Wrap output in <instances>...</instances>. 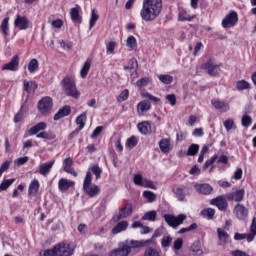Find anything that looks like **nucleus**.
Segmentation results:
<instances>
[{
  "label": "nucleus",
  "instance_id": "f257e3e1",
  "mask_svg": "<svg viewBox=\"0 0 256 256\" xmlns=\"http://www.w3.org/2000/svg\"><path fill=\"white\" fill-rule=\"evenodd\" d=\"M163 10V0H143L140 17L147 23L155 21Z\"/></svg>",
  "mask_w": 256,
  "mask_h": 256
},
{
  "label": "nucleus",
  "instance_id": "f03ea898",
  "mask_svg": "<svg viewBox=\"0 0 256 256\" xmlns=\"http://www.w3.org/2000/svg\"><path fill=\"white\" fill-rule=\"evenodd\" d=\"M61 85L64 93L68 97H73V99H79V97H81V93L77 91V86L75 85L73 78L66 76L62 80Z\"/></svg>",
  "mask_w": 256,
  "mask_h": 256
},
{
  "label": "nucleus",
  "instance_id": "7ed1b4c3",
  "mask_svg": "<svg viewBox=\"0 0 256 256\" xmlns=\"http://www.w3.org/2000/svg\"><path fill=\"white\" fill-rule=\"evenodd\" d=\"M92 180H93V175L91 174V172H87L84 179V183H83V191L84 193H86V195L90 197H97L101 189L99 188V186L95 184H91Z\"/></svg>",
  "mask_w": 256,
  "mask_h": 256
},
{
  "label": "nucleus",
  "instance_id": "20e7f679",
  "mask_svg": "<svg viewBox=\"0 0 256 256\" xmlns=\"http://www.w3.org/2000/svg\"><path fill=\"white\" fill-rule=\"evenodd\" d=\"M255 236H256V218L253 217L250 225V233L236 232L234 234V240L243 241V239H246L247 243H251L255 239Z\"/></svg>",
  "mask_w": 256,
  "mask_h": 256
},
{
  "label": "nucleus",
  "instance_id": "39448f33",
  "mask_svg": "<svg viewBox=\"0 0 256 256\" xmlns=\"http://www.w3.org/2000/svg\"><path fill=\"white\" fill-rule=\"evenodd\" d=\"M38 110L42 115H49L53 111V99L46 96L38 102Z\"/></svg>",
  "mask_w": 256,
  "mask_h": 256
},
{
  "label": "nucleus",
  "instance_id": "423d86ee",
  "mask_svg": "<svg viewBox=\"0 0 256 256\" xmlns=\"http://www.w3.org/2000/svg\"><path fill=\"white\" fill-rule=\"evenodd\" d=\"M202 69L206 71L210 77H217L221 71V67L213 59H209L206 63H204Z\"/></svg>",
  "mask_w": 256,
  "mask_h": 256
},
{
  "label": "nucleus",
  "instance_id": "0eeeda50",
  "mask_svg": "<svg viewBox=\"0 0 256 256\" xmlns=\"http://www.w3.org/2000/svg\"><path fill=\"white\" fill-rule=\"evenodd\" d=\"M164 219L166 223L169 225V227H179V225H183V221L187 219V215L180 214L178 216H173L171 214H165Z\"/></svg>",
  "mask_w": 256,
  "mask_h": 256
},
{
  "label": "nucleus",
  "instance_id": "6e6552de",
  "mask_svg": "<svg viewBox=\"0 0 256 256\" xmlns=\"http://www.w3.org/2000/svg\"><path fill=\"white\" fill-rule=\"evenodd\" d=\"M134 184L138 187H145L146 189H157V186L153 181L143 178L141 174H134L133 178Z\"/></svg>",
  "mask_w": 256,
  "mask_h": 256
},
{
  "label": "nucleus",
  "instance_id": "1a4fd4ad",
  "mask_svg": "<svg viewBox=\"0 0 256 256\" xmlns=\"http://www.w3.org/2000/svg\"><path fill=\"white\" fill-rule=\"evenodd\" d=\"M131 213H133V206L131 204H126L112 217V220L117 223L118 221H121V219H127Z\"/></svg>",
  "mask_w": 256,
  "mask_h": 256
},
{
  "label": "nucleus",
  "instance_id": "9d476101",
  "mask_svg": "<svg viewBox=\"0 0 256 256\" xmlns=\"http://www.w3.org/2000/svg\"><path fill=\"white\" fill-rule=\"evenodd\" d=\"M56 256H71L73 255L74 249L69 244L60 243L54 246Z\"/></svg>",
  "mask_w": 256,
  "mask_h": 256
},
{
  "label": "nucleus",
  "instance_id": "9b49d317",
  "mask_svg": "<svg viewBox=\"0 0 256 256\" xmlns=\"http://www.w3.org/2000/svg\"><path fill=\"white\" fill-rule=\"evenodd\" d=\"M237 21H239L237 12H231L222 20V26L225 29H229L230 27H235Z\"/></svg>",
  "mask_w": 256,
  "mask_h": 256
},
{
  "label": "nucleus",
  "instance_id": "f8f14e48",
  "mask_svg": "<svg viewBox=\"0 0 256 256\" xmlns=\"http://www.w3.org/2000/svg\"><path fill=\"white\" fill-rule=\"evenodd\" d=\"M233 213L236 215L239 221H245L249 215V210L243 204H236L233 210Z\"/></svg>",
  "mask_w": 256,
  "mask_h": 256
},
{
  "label": "nucleus",
  "instance_id": "ddd939ff",
  "mask_svg": "<svg viewBox=\"0 0 256 256\" xmlns=\"http://www.w3.org/2000/svg\"><path fill=\"white\" fill-rule=\"evenodd\" d=\"M131 253V246L129 244H119L118 248L110 251L109 256H127Z\"/></svg>",
  "mask_w": 256,
  "mask_h": 256
},
{
  "label": "nucleus",
  "instance_id": "4468645a",
  "mask_svg": "<svg viewBox=\"0 0 256 256\" xmlns=\"http://www.w3.org/2000/svg\"><path fill=\"white\" fill-rule=\"evenodd\" d=\"M211 205H215L219 211H227L229 203H227V198L225 196H218L210 201Z\"/></svg>",
  "mask_w": 256,
  "mask_h": 256
},
{
  "label": "nucleus",
  "instance_id": "2eb2a0df",
  "mask_svg": "<svg viewBox=\"0 0 256 256\" xmlns=\"http://www.w3.org/2000/svg\"><path fill=\"white\" fill-rule=\"evenodd\" d=\"M244 197H245L244 189H239L226 195V199L228 201H235L236 203H241Z\"/></svg>",
  "mask_w": 256,
  "mask_h": 256
},
{
  "label": "nucleus",
  "instance_id": "dca6fc26",
  "mask_svg": "<svg viewBox=\"0 0 256 256\" xmlns=\"http://www.w3.org/2000/svg\"><path fill=\"white\" fill-rule=\"evenodd\" d=\"M15 27H18L20 31H25V29H29V19L25 16L17 15L14 20Z\"/></svg>",
  "mask_w": 256,
  "mask_h": 256
},
{
  "label": "nucleus",
  "instance_id": "f3484780",
  "mask_svg": "<svg viewBox=\"0 0 256 256\" xmlns=\"http://www.w3.org/2000/svg\"><path fill=\"white\" fill-rule=\"evenodd\" d=\"M211 104L217 111H220V113H227L229 111V103L221 101L219 99H212Z\"/></svg>",
  "mask_w": 256,
  "mask_h": 256
},
{
  "label": "nucleus",
  "instance_id": "a211bd4d",
  "mask_svg": "<svg viewBox=\"0 0 256 256\" xmlns=\"http://www.w3.org/2000/svg\"><path fill=\"white\" fill-rule=\"evenodd\" d=\"M172 193L178 201H185V197H187V186H177L172 189Z\"/></svg>",
  "mask_w": 256,
  "mask_h": 256
},
{
  "label": "nucleus",
  "instance_id": "6ab92c4d",
  "mask_svg": "<svg viewBox=\"0 0 256 256\" xmlns=\"http://www.w3.org/2000/svg\"><path fill=\"white\" fill-rule=\"evenodd\" d=\"M19 69V56H14L9 63L2 66V71H17Z\"/></svg>",
  "mask_w": 256,
  "mask_h": 256
},
{
  "label": "nucleus",
  "instance_id": "aec40b11",
  "mask_svg": "<svg viewBox=\"0 0 256 256\" xmlns=\"http://www.w3.org/2000/svg\"><path fill=\"white\" fill-rule=\"evenodd\" d=\"M81 6L75 5L74 8L70 9V16L73 21V23L81 24V21H83V17H81Z\"/></svg>",
  "mask_w": 256,
  "mask_h": 256
},
{
  "label": "nucleus",
  "instance_id": "412c9836",
  "mask_svg": "<svg viewBox=\"0 0 256 256\" xmlns=\"http://www.w3.org/2000/svg\"><path fill=\"white\" fill-rule=\"evenodd\" d=\"M63 169L65 173H69L70 175H73V177H77V172L75 171V168H73V159L71 157L64 159Z\"/></svg>",
  "mask_w": 256,
  "mask_h": 256
},
{
  "label": "nucleus",
  "instance_id": "4be33fe9",
  "mask_svg": "<svg viewBox=\"0 0 256 256\" xmlns=\"http://www.w3.org/2000/svg\"><path fill=\"white\" fill-rule=\"evenodd\" d=\"M53 165H55V160H51L49 162L40 164L39 166L40 175H43V177H47V175H49V173L51 172V169H53Z\"/></svg>",
  "mask_w": 256,
  "mask_h": 256
},
{
  "label": "nucleus",
  "instance_id": "5701e85b",
  "mask_svg": "<svg viewBox=\"0 0 256 256\" xmlns=\"http://www.w3.org/2000/svg\"><path fill=\"white\" fill-rule=\"evenodd\" d=\"M69 115H71V106L69 105L63 106L54 115V121H59V119H63V117H67Z\"/></svg>",
  "mask_w": 256,
  "mask_h": 256
},
{
  "label": "nucleus",
  "instance_id": "b1692460",
  "mask_svg": "<svg viewBox=\"0 0 256 256\" xmlns=\"http://www.w3.org/2000/svg\"><path fill=\"white\" fill-rule=\"evenodd\" d=\"M130 245L134 248H139V247H149V245H157V242L153 239H148V240H142V241H137V240H131Z\"/></svg>",
  "mask_w": 256,
  "mask_h": 256
},
{
  "label": "nucleus",
  "instance_id": "393cba45",
  "mask_svg": "<svg viewBox=\"0 0 256 256\" xmlns=\"http://www.w3.org/2000/svg\"><path fill=\"white\" fill-rule=\"evenodd\" d=\"M45 129H47V123L40 122L29 129L28 135L33 137V135H38L40 131H45Z\"/></svg>",
  "mask_w": 256,
  "mask_h": 256
},
{
  "label": "nucleus",
  "instance_id": "a878e982",
  "mask_svg": "<svg viewBox=\"0 0 256 256\" xmlns=\"http://www.w3.org/2000/svg\"><path fill=\"white\" fill-rule=\"evenodd\" d=\"M127 227H129V222L120 221L112 228L111 233L112 235H119V233L126 231Z\"/></svg>",
  "mask_w": 256,
  "mask_h": 256
},
{
  "label": "nucleus",
  "instance_id": "bb28decb",
  "mask_svg": "<svg viewBox=\"0 0 256 256\" xmlns=\"http://www.w3.org/2000/svg\"><path fill=\"white\" fill-rule=\"evenodd\" d=\"M159 147L162 153H169L173 149V147L171 146V140L167 138H163L162 140H160Z\"/></svg>",
  "mask_w": 256,
  "mask_h": 256
},
{
  "label": "nucleus",
  "instance_id": "cd10ccee",
  "mask_svg": "<svg viewBox=\"0 0 256 256\" xmlns=\"http://www.w3.org/2000/svg\"><path fill=\"white\" fill-rule=\"evenodd\" d=\"M195 187L202 195H211V193H213V187L209 184H199Z\"/></svg>",
  "mask_w": 256,
  "mask_h": 256
},
{
  "label": "nucleus",
  "instance_id": "c85d7f7f",
  "mask_svg": "<svg viewBox=\"0 0 256 256\" xmlns=\"http://www.w3.org/2000/svg\"><path fill=\"white\" fill-rule=\"evenodd\" d=\"M86 121H87V112L80 114L76 118V125H78V129L76 130L77 133H79V131L83 130V128L85 127Z\"/></svg>",
  "mask_w": 256,
  "mask_h": 256
},
{
  "label": "nucleus",
  "instance_id": "c756f323",
  "mask_svg": "<svg viewBox=\"0 0 256 256\" xmlns=\"http://www.w3.org/2000/svg\"><path fill=\"white\" fill-rule=\"evenodd\" d=\"M73 185H75V182L69 181L65 178L60 179L58 182V187L60 191H67V189L73 187Z\"/></svg>",
  "mask_w": 256,
  "mask_h": 256
},
{
  "label": "nucleus",
  "instance_id": "7c9ffc66",
  "mask_svg": "<svg viewBox=\"0 0 256 256\" xmlns=\"http://www.w3.org/2000/svg\"><path fill=\"white\" fill-rule=\"evenodd\" d=\"M0 31L4 37H9L10 31H9V17H6L2 20L0 24Z\"/></svg>",
  "mask_w": 256,
  "mask_h": 256
},
{
  "label": "nucleus",
  "instance_id": "2f4dec72",
  "mask_svg": "<svg viewBox=\"0 0 256 256\" xmlns=\"http://www.w3.org/2000/svg\"><path fill=\"white\" fill-rule=\"evenodd\" d=\"M149 109H151V103L149 101H142L137 105V111L139 115H143L144 113H147Z\"/></svg>",
  "mask_w": 256,
  "mask_h": 256
},
{
  "label": "nucleus",
  "instance_id": "473e14b6",
  "mask_svg": "<svg viewBox=\"0 0 256 256\" xmlns=\"http://www.w3.org/2000/svg\"><path fill=\"white\" fill-rule=\"evenodd\" d=\"M137 127L142 135H147L148 133H151V123L147 121L139 123Z\"/></svg>",
  "mask_w": 256,
  "mask_h": 256
},
{
  "label": "nucleus",
  "instance_id": "72a5a7b5",
  "mask_svg": "<svg viewBox=\"0 0 256 256\" xmlns=\"http://www.w3.org/2000/svg\"><path fill=\"white\" fill-rule=\"evenodd\" d=\"M23 85H24V91H27L28 93H34V91H36L37 89V83L33 81L29 82L27 80H24Z\"/></svg>",
  "mask_w": 256,
  "mask_h": 256
},
{
  "label": "nucleus",
  "instance_id": "f704fd0d",
  "mask_svg": "<svg viewBox=\"0 0 256 256\" xmlns=\"http://www.w3.org/2000/svg\"><path fill=\"white\" fill-rule=\"evenodd\" d=\"M91 69V61L86 60V63L83 64L81 70H80V77L82 79H85L87 75H89V70Z\"/></svg>",
  "mask_w": 256,
  "mask_h": 256
},
{
  "label": "nucleus",
  "instance_id": "c9c22d12",
  "mask_svg": "<svg viewBox=\"0 0 256 256\" xmlns=\"http://www.w3.org/2000/svg\"><path fill=\"white\" fill-rule=\"evenodd\" d=\"M191 251L192 253H195V255H198V256L203 255V248L201 246V241H195L191 245Z\"/></svg>",
  "mask_w": 256,
  "mask_h": 256
},
{
  "label": "nucleus",
  "instance_id": "e433bc0d",
  "mask_svg": "<svg viewBox=\"0 0 256 256\" xmlns=\"http://www.w3.org/2000/svg\"><path fill=\"white\" fill-rule=\"evenodd\" d=\"M126 47H128L129 51H135L137 49V39L135 36H129L127 38Z\"/></svg>",
  "mask_w": 256,
  "mask_h": 256
},
{
  "label": "nucleus",
  "instance_id": "4c0bfd02",
  "mask_svg": "<svg viewBox=\"0 0 256 256\" xmlns=\"http://www.w3.org/2000/svg\"><path fill=\"white\" fill-rule=\"evenodd\" d=\"M97 21H99V12H97L96 9H93L92 13H91V18L89 21V30L90 31L93 29V27H95V23H97Z\"/></svg>",
  "mask_w": 256,
  "mask_h": 256
},
{
  "label": "nucleus",
  "instance_id": "58836bf2",
  "mask_svg": "<svg viewBox=\"0 0 256 256\" xmlns=\"http://www.w3.org/2000/svg\"><path fill=\"white\" fill-rule=\"evenodd\" d=\"M144 256H161V249L159 248H153V247H147Z\"/></svg>",
  "mask_w": 256,
  "mask_h": 256
},
{
  "label": "nucleus",
  "instance_id": "ea45409f",
  "mask_svg": "<svg viewBox=\"0 0 256 256\" xmlns=\"http://www.w3.org/2000/svg\"><path fill=\"white\" fill-rule=\"evenodd\" d=\"M39 191V181L38 180H33L30 185H29V195H37Z\"/></svg>",
  "mask_w": 256,
  "mask_h": 256
},
{
  "label": "nucleus",
  "instance_id": "a19ab883",
  "mask_svg": "<svg viewBox=\"0 0 256 256\" xmlns=\"http://www.w3.org/2000/svg\"><path fill=\"white\" fill-rule=\"evenodd\" d=\"M156 219H157V211L155 210L146 212L142 217V221H155Z\"/></svg>",
  "mask_w": 256,
  "mask_h": 256
},
{
  "label": "nucleus",
  "instance_id": "79ce46f5",
  "mask_svg": "<svg viewBox=\"0 0 256 256\" xmlns=\"http://www.w3.org/2000/svg\"><path fill=\"white\" fill-rule=\"evenodd\" d=\"M14 183H15V178L6 179L2 181L0 184V193L1 191H7V189H9V187H11V185Z\"/></svg>",
  "mask_w": 256,
  "mask_h": 256
},
{
  "label": "nucleus",
  "instance_id": "37998d69",
  "mask_svg": "<svg viewBox=\"0 0 256 256\" xmlns=\"http://www.w3.org/2000/svg\"><path fill=\"white\" fill-rule=\"evenodd\" d=\"M202 217H205L206 219H213L215 217V209L213 208H206L201 211Z\"/></svg>",
  "mask_w": 256,
  "mask_h": 256
},
{
  "label": "nucleus",
  "instance_id": "c03bdc74",
  "mask_svg": "<svg viewBox=\"0 0 256 256\" xmlns=\"http://www.w3.org/2000/svg\"><path fill=\"white\" fill-rule=\"evenodd\" d=\"M158 79L164 85H171V82L173 81V76H171L169 74H160V75H158Z\"/></svg>",
  "mask_w": 256,
  "mask_h": 256
},
{
  "label": "nucleus",
  "instance_id": "a18cd8bd",
  "mask_svg": "<svg viewBox=\"0 0 256 256\" xmlns=\"http://www.w3.org/2000/svg\"><path fill=\"white\" fill-rule=\"evenodd\" d=\"M197 153H199V145L198 144H191L188 147L186 155H188L189 157H195V155H197Z\"/></svg>",
  "mask_w": 256,
  "mask_h": 256
},
{
  "label": "nucleus",
  "instance_id": "49530a36",
  "mask_svg": "<svg viewBox=\"0 0 256 256\" xmlns=\"http://www.w3.org/2000/svg\"><path fill=\"white\" fill-rule=\"evenodd\" d=\"M143 197L144 199H147L148 203H153V201L157 199V194L149 190H146L143 192Z\"/></svg>",
  "mask_w": 256,
  "mask_h": 256
},
{
  "label": "nucleus",
  "instance_id": "de8ad7c7",
  "mask_svg": "<svg viewBox=\"0 0 256 256\" xmlns=\"http://www.w3.org/2000/svg\"><path fill=\"white\" fill-rule=\"evenodd\" d=\"M217 233L220 241H222V243H227V239H229V234L227 231L223 230V228H218Z\"/></svg>",
  "mask_w": 256,
  "mask_h": 256
},
{
  "label": "nucleus",
  "instance_id": "09e8293b",
  "mask_svg": "<svg viewBox=\"0 0 256 256\" xmlns=\"http://www.w3.org/2000/svg\"><path fill=\"white\" fill-rule=\"evenodd\" d=\"M39 69V61L37 59H32L28 64L29 73H35Z\"/></svg>",
  "mask_w": 256,
  "mask_h": 256
},
{
  "label": "nucleus",
  "instance_id": "8fccbe9b",
  "mask_svg": "<svg viewBox=\"0 0 256 256\" xmlns=\"http://www.w3.org/2000/svg\"><path fill=\"white\" fill-rule=\"evenodd\" d=\"M37 139H47L49 141L55 139V134H50L47 131L40 132L36 135Z\"/></svg>",
  "mask_w": 256,
  "mask_h": 256
},
{
  "label": "nucleus",
  "instance_id": "3c124183",
  "mask_svg": "<svg viewBox=\"0 0 256 256\" xmlns=\"http://www.w3.org/2000/svg\"><path fill=\"white\" fill-rule=\"evenodd\" d=\"M217 159H219V155L215 154L209 160H206L203 165V171H207V169H209V167H211V165H213V163H215Z\"/></svg>",
  "mask_w": 256,
  "mask_h": 256
},
{
  "label": "nucleus",
  "instance_id": "603ef678",
  "mask_svg": "<svg viewBox=\"0 0 256 256\" xmlns=\"http://www.w3.org/2000/svg\"><path fill=\"white\" fill-rule=\"evenodd\" d=\"M171 243H173V237L171 236H164L161 240V246L163 249L171 247Z\"/></svg>",
  "mask_w": 256,
  "mask_h": 256
},
{
  "label": "nucleus",
  "instance_id": "864d4df0",
  "mask_svg": "<svg viewBox=\"0 0 256 256\" xmlns=\"http://www.w3.org/2000/svg\"><path fill=\"white\" fill-rule=\"evenodd\" d=\"M224 127L226 131H231V129H237V126L235 125V121L233 119H227L224 121Z\"/></svg>",
  "mask_w": 256,
  "mask_h": 256
},
{
  "label": "nucleus",
  "instance_id": "5fc2aeb1",
  "mask_svg": "<svg viewBox=\"0 0 256 256\" xmlns=\"http://www.w3.org/2000/svg\"><path fill=\"white\" fill-rule=\"evenodd\" d=\"M236 88L238 89V91H245V89L250 88V85H249V82L245 80H241L237 82Z\"/></svg>",
  "mask_w": 256,
  "mask_h": 256
},
{
  "label": "nucleus",
  "instance_id": "6e6d98bb",
  "mask_svg": "<svg viewBox=\"0 0 256 256\" xmlns=\"http://www.w3.org/2000/svg\"><path fill=\"white\" fill-rule=\"evenodd\" d=\"M92 173H94L96 179H101V173H103V170L99 167V165H94L91 168Z\"/></svg>",
  "mask_w": 256,
  "mask_h": 256
},
{
  "label": "nucleus",
  "instance_id": "4d7b16f0",
  "mask_svg": "<svg viewBox=\"0 0 256 256\" xmlns=\"http://www.w3.org/2000/svg\"><path fill=\"white\" fill-rule=\"evenodd\" d=\"M179 21H193L195 19V15L190 16L185 12H181L178 17Z\"/></svg>",
  "mask_w": 256,
  "mask_h": 256
},
{
  "label": "nucleus",
  "instance_id": "13d9d810",
  "mask_svg": "<svg viewBox=\"0 0 256 256\" xmlns=\"http://www.w3.org/2000/svg\"><path fill=\"white\" fill-rule=\"evenodd\" d=\"M197 223H192L189 227H187V228H181L179 231H178V233L180 234V235H183V233H187V232H189V231H195V229H197Z\"/></svg>",
  "mask_w": 256,
  "mask_h": 256
},
{
  "label": "nucleus",
  "instance_id": "bf43d9fd",
  "mask_svg": "<svg viewBox=\"0 0 256 256\" xmlns=\"http://www.w3.org/2000/svg\"><path fill=\"white\" fill-rule=\"evenodd\" d=\"M127 99H129V90L125 89L120 93L118 101L123 103V101H127Z\"/></svg>",
  "mask_w": 256,
  "mask_h": 256
},
{
  "label": "nucleus",
  "instance_id": "052dcab7",
  "mask_svg": "<svg viewBox=\"0 0 256 256\" xmlns=\"http://www.w3.org/2000/svg\"><path fill=\"white\" fill-rule=\"evenodd\" d=\"M137 145V137L131 136L126 141V147L133 148Z\"/></svg>",
  "mask_w": 256,
  "mask_h": 256
},
{
  "label": "nucleus",
  "instance_id": "680f3d73",
  "mask_svg": "<svg viewBox=\"0 0 256 256\" xmlns=\"http://www.w3.org/2000/svg\"><path fill=\"white\" fill-rule=\"evenodd\" d=\"M129 66H130V71H135L137 72V68L139 67V63L137 62V59L132 58L129 60Z\"/></svg>",
  "mask_w": 256,
  "mask_h": 256
},
{
  "label": "nucleus",
  "instance_id": "e2e57ef3",
  "mask_svg": "<svg viewBox=\"0 0 256 256\" xmlns=\"http://www.w3.org/2000/svg\"><path fill=\"white\" fill-rule=\"evenodd\" d=\"M252 119L249 115L242 116V127H249L251 125Z\"/></svg>",
  "mask_w": 256,
  "mask_h": 256
},
{
  "label": "nucleus",
  "instance_id": "0e129e2a",
  "mask_svg": "<svg viewBox=\"0 0 256 256\" xmlns=\"http://www.w3.org/2000/svg\"><path fill=\"white\" fill-rule=\"evenodd\" d=\"M27 161H29L28 156H24V157H20L18 159H16L14 161L15 165H17V167H21V165H25V163H27Z\"/></svg>",
  "mask_w": 256,
  "mask_h": 256
},
{
  "label": "nucleus",
  "instance_id": "69168bd1",
  "mask_svg": "<svg viewBox=\"0 0 256 256\" xmlns=\"http://www.w3.org/2000/svg\"><path fill=\"white\" fill-rule=\"evenodd\" d=\"M40 256H57L55 247L53 249L40 251Z\"/></svg>",
  "mask_w": 256,
  "mask_h": 256
},
{
  "label": "nucleus",
  "instance_id": "338daca9",
  "mask_svg": "<svg viewBox=\"0 0 256 256\" xmlns=\"http://www.w3.org/2000/svg\"><path fill=\"white\" fill-rule=\"evenodd\" d=\"M138 87H147L149 85V78H142L136 82Z\"/></svg>",
  "mask_w": 256,
  "mask_h": 256
},
{
  "label": "nucleus",
  "instance_id": "774afa93",
  "mask_svg": "<svg viewBox=\"0 0 256 256\" xmlns=\"http://www.w3.org/2000/svg\"><path fill=\"white\" fill-rule=\"evenodd\" d=\"M182 247H183V239L181 238L176 239L174 242V249L176 251H179Z\"/></svg>",
  "mask_w": 256,
  "mask_h": 256
}]
</instances>
